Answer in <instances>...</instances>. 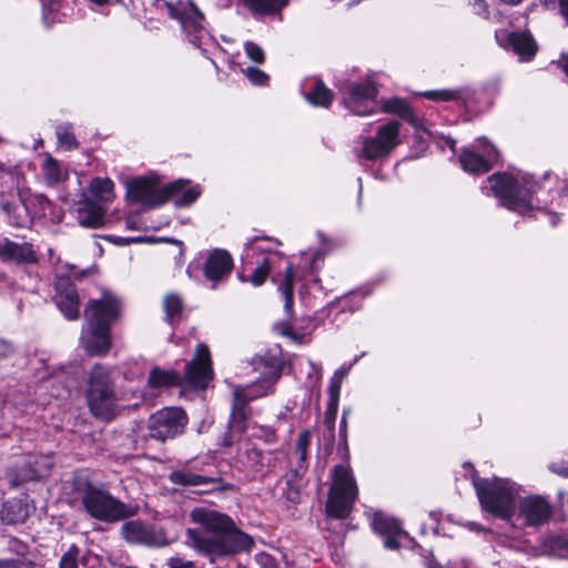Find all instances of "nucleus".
I'll list each match as a JSON object with an SVG mask.
<instances>
[{
  "label": "nucleus",
  "instance_id": "obj_62",
  "mask_svg": "<svg viewBox=\"0 0 568 568\" xmlns=\"http://www.w3.org/2000/svg\"><path fill=\"white\" fill-rule=\"evenodd\" d=\"M90 1L98 6H103L108 2V0H90Z\"/></svg>",
  "mask_w": 568,
  "mask_h": 568
},
{
  "label": "nucleus",
  "instance_id": "obj_14",
  "mask_svg": "<svg viewBox=\"0 0 568 568\" xmlns=\"http://www.w3.org/2000/svg\"><path fill=\"white\" fill-rule=\"evenodd\" d=\"M517 518L528 527H540L546 524L551 515V505L541 496H527L516 505Z\"/></svg>",
  "mask_w": 568,
  "mask_h": 568
},
{
  "label": "nucleus",
  "instance_id": "obj_2",
  "mask_svg": "<svg viewBox=\"0 0 568 568\" xmlns=\"http://www.w3.org/2000/svg\"><path fill=\"white\" fill-rule=\"evenodd\" d=\"M254 368L262 371V377L257 382L236 386L233 390L231 416L227 423L231 432L245 433L251 427L252 410L250 402L273 392L274 384L278 381L283 369V361L274 354L266 353L253 361Z\"/></svg>",
  "mask_w": 568,
  "mask_h": 568
},
{
  "label": "nucleus",
  "instance_id": "obj_44",
  "mask_svg": "<svg viewBox=\"0 0 568 568\" xmlns=\"http://www.w3.org/2000/svg\"><path fill=\"white\" fill-rule=\"evenodd\" d=\"M243 72L253 84L264 85L268 81V75L255 67H248Z\"/></svg>",
  "mask_w": 568,
  "mask_h": 568
},
{
  "label": "nucleus",
  "instance_id": "obj_26",
  "mask_svg": "<svg viewBox=\"0 0 568 568\" xmlns=\"http://www.w3.org/2000/svg\"><path fill=\"white\" fill-rule=\"evenodd\" d=\"M311 445V432L303 430L298 434L292 458L295 460L294 473L300 475L306 470L308 448Z\"/></svg>",
  "mask_w": 568,
  "mask_h": 568
},
{
  "label": "nucleus",
  "instance_id": "obj_63",
  "mask_svg": "<svg viewBox=\"0 0 568 568\" xmlns=\"http://www.w3.org/2000/svg\"><path fill=\"white\" fill-rule=\"evenodd\" d=\"M552 542H554L556 546H558V547H559V546H561V545H562L564 540H562L561 538H556V539H554V540H552Z\"/></svg>",
  "mask_w": 568,
  "mask_h": 568
},
{
  "label": "nucleus",
  "instance_id": "obj_30",
  "mask_svg": "<svg viewBox=\"0 0 568 568\" xmlns=\"http://www.w3.org/2000/svg\"><path fill=\"white\" fill-rule=\"evenodd\" d=\"M105 211L92 202L85 203L84 207L79 210V222L82 226L97 229L102 225Z\"/></svg>",
  "mask_w": 568,
  "mask_h": 568
},
{
  "label": "nucleus",
  "instance_id": "obj_60",
  "mask_svg": "<svg viewBox=\"0 0 568 568\" xmlns=\"http://www.w3.org/2000/svg\"><path fill=\"white\" fill-rule=\"evenodd\" d=\"M550 222H551L552 226H556L559 223V216L558 215H552Z\"/></svg>",
  "mask_w": 568,
  "mask_h": 568
},
{
  "label": "nucleus",
  "instance_id": "obj_25",
  "mask_svg": "<svg viewBox=\"0 0 568 568\" xmlns=\"http://www.w3.org/2000/svg\"><path fill=\"white\" fill-rule=\"evenodd\" d=\"M381 109L385 113L397 114L414 126H419L420 120L415 115L408 103L400 98H392L383 101Z\"/></svg>",
  "mask_w": 568,
  "mask_h": 568
},
{
  "label": "nucleus",
  "instance_id": "obj_6",
  "mask_svg": "<svg viewBox=\"0 0 568 568\" xmlns=\"http://www.w3.org/2000/svg\"><path fill=\"white\" fill-rule=\"evenodd\" d=\"M490 189L501 204L511 211L531 209L532 193L537 192V182L532 176H523V182L506 173H496L488 179Z\"/></svg>",
  "mask_w": 568,
  "mask_h": 568
},
{
  "label": "nucleus",
  "instance_id": "obj_47",
  "mask_svg": "<svg viewBox=\"0 0 568 568\" xmlns=\"http://www.w3.org/2000/svg\"><path fill=\"white\" fill-rule=\"evenodd\" d=\"M9 550L13 554H16L17 558H27L26 555L28 552V545L18 540L17 538H12L9 540Z\"/></svg>",
  "mask_w": 568,
  "mask_h": 568
},
{
  "label": "nucleus",
  "instance_id": "obj_13",
  "mask_svg": "<svg viewBox=\"0 0 568 568\" xmlns=\"http://www.w3.org/2000/svg\"><path fill=\"white\" fill-rule=\"evenodd\" d=\"M187 416L180 407H165L152 414L148 422L150 437L164 442L181 435Z\"/></svg>",
  "mask_w": 568,
  "mask_h": 568
},
{
  "label": "nucleus",
  "instance_id": "obj_15",
  "mask_svg": "<svg viewBox=\"0 0 568 568\" xmlns=\"http://www.w3.org/2000/svg\"><path fill=\"white\" fill-rule=\"evenodd\" d=\"M121 534L129 544L148 547H163L169 544L162 530H156L151 525L140 520L124 523L121 527Z\"/></svg>",
  "mask_w": 568,
  "mask_h": 568
},
{
  "label": "nucleus",
  "instance_id": "obj_46",
  "mask_svg": "<svg viewBox=\"0 0 568 568\" xmlns=\"http://www.w3.org/2000/svg\"><path fill=\"white\" fill-rule=\"evenodd\" d=\"M260 240H268V237L267 236H264V237L254 236V237H250L247 240V242L244 244L245 254L242 256L243 260H248L250 257H252V253H254L255 251H261V252L264 251V248L262 246L257 245V242Z\"/></svg>",
  "mask_w": 568,
  "mask_h": 568
},
{
  "label": "nucleus",
  "instance_id": "obj_57",
  "mask_svg": "<svg viewBox=\"0 0 568 568\" xmlns=\"http://www.w3.org/2000/svg\"><path fill=\"white\" fill-rule=\"evenodd\" d=\"M561 68L564 70V72L568 75V57H562V60H561Z\"/></svg>",
  "mask_w": 568,
  "mask_h": 568
},
{
  "label": "nucleus",
  "instance_id": "obj_31",
  "mask_svg": "<svg viewBox=\"0 0 568 568\" xmlns=\"http://www.w3.org/2000/svg\"><path fill=\"white\" fill-rule=\"evenodd\" d=\"M305 99L315 106L328 108L333 101V93L323 81L315 80L313 88L305 93Z\"/></svg>",
  "mask_w": 568,
  "mask_h": 568
},
{
  "label": "nucleus",
  "instance_id": "obj_52",
  "mask_svg": "<svg viewBox=\"0 0 568 568\" xmlns=\"http://www.w3.org/2000/svg\"><path fill=\"white\" fill-rule=\"evenodd\" d=\"M549 469L558 475H561L564 477H568V464L567 465H556L552 464L549 466Z\"/></svg>",
  "mask_w": 568,
  "mask_h": 568
},
{
  "label": "nucleus",
  "instance_id": "obj_19",
  "mask_svg": "<svg viewBox=\"0 0 568 568\" xmlns=\"http://www.w3.org/2000/svg\"><path fill=\"white\" fill-rule=\"evenodd\" d=\"M204 16L196 8L191 7L181 18L183 30L185 31L189 41L196 48L202 49V45L211 39L209 32L204 27Z\"/></svg>",
  "mask_w": 568,
  "mask_h": 568
},
{
  "label": "nucleus",
  "instance_id": "obj_11",
  "mask_svg": "<svg viewBox=\"0 0 568 568\" xmlns=\"http://www.w3.org/2000/svg\"><path fill=\"white\" fill-rule=\"evenodd\" d=\"M180 185V182H172L159 187L158 179L139 178L126 183V193L132 202L154 207L169 201L170 194Z\"/></svg>",
  "mask_w": 568,
  "mask_h": 568
},
{
  "label": "nucleus",
  "instance_id": "obj_43",
  "mask_svg": "<svg viewBox=\"0 0 568 568\" xmlns=\"http://www.w3.org/2000/svg\"><path fill=\"white\" fill-rule=\"evenodd\" d=\"M244 50H245V53L246 55L254 62L256 63H263L264 62V59H265V54H264V51L263 49L252 42V41H246L244 43Z\"/></svg>",
  "mask_w": 568,
  "mask_h": 568
},
{
  "label": "nucleus",
  "instance_id": "obj_27",
  "mask_svg": "<svg viewBox=\"0 0 568 568\" xmlns=\"http://www.w3.org/2000/svg\"><path fill=\"white\" fill-rule=\"evenodd\" d=\"M162 304L166 323L171 326L178 325L181 322L184 312L182 297L176 293H169L163 297Z\"/></svg>",
  "mask_w": 568,
  "mask_h": 568
},
{
  "label": "nucleus",
  "instance_id": "obj_54",
  "mask_svg": "<svg viewBox=\"0 0 568 568\" xmlns=\"http://www.w3.org/2000/svg\"><path fill=\"white\" fill-rule=\"evenodd\" d=\"M260 561L263 568H274L275 566L274 559L268 555H262L260 557Z\"/></svg>",
  "mask_w": 568,
  "mask_h": 568
},
{
  "label": "nucleus",
  "instance_id": "obj_58",
  "mask_svg": "<svg viewBox=\"0 0 568 568\" xmlns=\"http://www.w3.org/2000/svg\"><path fill=\"white\" fill-rule=\"evenodd\" d=\"M455 144H456L455 140H453L450 138L447 140V145L449 146L450 150H453V151L455 150Z\"/></svg>",
  "mask_w": 568,
  "mask_h": 568
},
{
  "label": "nucleus",
  "instance_id": "obj_55",
  "mask_svg": "<svg viewBox=\"0 0 568 568\" xmlns=\"http://www.w3.org/2000/svg\"><path fill=\"white\" fill-rule=\"evenodd\" d=\"M0 205H1V209L8 214H10L16 207V205L9 201H1Z\"/></svg>",
  "mask_w": 568,
  "mask_h": 568
},
{
  "label": "nucleus",
  "instance_id": "obj_35",
  "mask_svg": "<svg viewBox=\"0 0 568 568\" xmlns=\"http://www.w3.org/2000/svg\"><path fill=\"white\" fill-rule=\"evenodd\" d=\"M351 367H352V365L342 366L341 368L336 369L335 373L333 374V376L331 377L329 386H328V394H329L328 400L332 402L333 407L336 405V403H338L342 382L348 374Z\"/></svg>",
  "mask_w": 568,
  "mask_h": 568
},
{
  "label": "nucleus",
  "instance_id": "obj_22",
  "mask_svg": "<svg viewBox=\"0 0 568 568\" xmlns=\"http://www.w3.org/2000/svg\"><path fill=\"white\" fill-rule=\"evenodd\" d=\"M55 303L65 318L77 320L79 317L78 292L74 284L68 278L58 282Z\"/></svg>",
  "mask_w": 568,
  "mask_h": 568
},
{
  "label": "nucleus",
  "instance_id": "obj_8",
  "mask_svg": "<svg viewBox=\"0 0 568 568\" xmlns=\"http://www.w3.org/2000/svg\"><path fill=\"white\" fill-rule=\"evenodd\" d=\"M82 504L91 517L103 521H116L128 515L123 503L91 484L87 486Z\"/></svg>",
  "mask_w": 568,
  "mask_h": 568
},
{
  "label": "nucleus",
  "instance_id": "obj_59",
  "mask_svg": "<svg viewBox=\"0 0 568 568\" xmlns=\"http://www.w3.org/2000/svg\"><path fill=\"white\" fill-rule=\"evenodd\" d=\"M0 172H6V173L11 174V175L13 174V171L10 170V169H8V170L4 169V165L1 162H0Z\"/></svg>",
  "mask_w": 568,
  "mask_h": 568
},
{
  "label": "nucleus",
  "instance_id": "obj_38",
  "mask_svg": "<svg viewBox=\"0 0 568 568\" xmlns=\"http://www.w3.org/2000/svg\"><path fill=\"white\" fill-rule=\"evenodd\" d=\"M43 171L45 180L51 184L59 183L63 180V174L60 169V165L58 161L52 156H47L43 163Z\"/></svg>",
  "mask_w": 568,
  "mask_h": 568
},
{
  "label": "nucleus",
  "instance_id": "obj_56",
  "mask_svg": "<svg viewBox=\"0 0 568 568\" xmlns=\"http://www.w3.org/2000/svg\"><path fill=\"white\" fill-rule=\"evenodd\" d=\"M140 241H141L140 237H118L116 240H114L115 243H124V244L135 243V242H140Z\"/></svg>",
  "mask_w": 568,
  "mask_h": 568
},
{
  "label": "nucleus",
  "instance_id": "obj_12",
  "mask_svg": "<svg viewBox=\"0 0 568 568\" xmlns=\"http://www.w3.org/2000/svg\"><path fill=\"white\" fill-rule=\"evenodd\" d=\"M399 128L400 123L392 120L381 125L375 136L363 138L358 158L375 161L388 156L400 144Z\"/></svg>",
  "mask_w": 568,
  "mask_h": 568
},
{
  "label": "nucleus",
  "instance_id": "obj_53",
  "mask_svg": "<svg viewBox=\"0 0 568 568\" xmlns=\"http://www.w3.org/2000/svg\"><path fill=\"white\" fill-rule=\"evenodd\" d=\"M12 352V346L4 339L0 338V357H6Z\"/></svg>",
  "mask_w": 568,
  "mask_h": 568
},
{
  "label": "nucleus",
  "instance_id": "obj_37",
  "mask_svg": "<svg viewBox=\"0 0 568 568\" xmlns=\"http://www.w3.org/2000/svg\"><path fill=\"white\" fill-rule=\"evenodd\" d=\"M271 271L270 260L264 258L255 268L250 277H245L240 274L239 277L242 282H251L254 286H261L265 281Z\"/></svg>",
  "mask_w": 568,
  "mask_h": 568
},
{
  "label": "nucleus",
  "instance_id": "obj_4",
  "mask_svg": "<svg viewBox=\"0 0 568 568\" xmlns=\"http://www.w3.org/2000/svg\"><path fill=\"white\" fill-rule=\"evenodd\" d=\"M473 484L481 508L503 520L509 521L516 514V484L506 478H479L474 474Z\"/></svg>",
  "mask_w": 568,
  "mask_h": 568
},
{
  "label": "nucleus",
  "instance_id": "obj_61",
  "mask_svg": "<svg viewBox=\"0 0 568 568\" xmlns=\"http://www.w3.org/2000/svg\"><path fill=\"white\" fill-rule=\"evenodd\" d=\"M223 445H225V446H231L232 445V439L230 438V436H225Z\"/></svg>",
  "mask_w": 568,
  "mask_h": 568
},
{
  "label": "nucleus",
  "instance_id": "obj_7",
  "mask_svg": "<svg viewBox=\"0 0 568 568\" xmlns=\"http://www.w3.org/2000/svg\"><path fill=\"white\" fill-rule=\"evenodd\" d=\"M332 478L326 511L333 518L343 519L352 511L358 488L349 465H336Z\"/></svg>",
  "mask_w": 568,
  "mask_h": 568
},
{
  "label": "nucleus",
  "instance_id": "obj_32",
  "mask_svg": "<svg viewBox=\"0 0 568 568\" xmlns=\"http://www.w3.org/2000/svg\"><path fill=\"white\" fill-rule=\"evenodd\" d=\"M175 182L181 183L180 187L170 194V199L174 201L175 206H187L200 196L201 190L199 186L186 187L189 182L186 180H176Z\"/></svg>",
  "mask_w": 568,
  "mask_h": 568
},
{
  "label": "nucleus",
  "instance_id": "obj_3",
  "mask_svg": "<svg viewBox=\"0 0 568 568\" xmlns=\"http://www.w3.org/2000/svg\"><path fill=\"white\" fill-rule=\"evenodd\" d=\"M121 301L111 292L104 291L100 298H92L84 310L85 326L81 333V344L92 356L109 353L112 341L110 327L121 314Z\"/></svg>",
  "mask_w": 568,
  "mask_h": 568
},
{
  "label": "nucleus",
  "instance_id": "obj_39",
  "mask_svg": "<svg viewBox=\"0 0 568 568\" xmlns=\"http://www.w3.org/2000/svg\"><path fill=\"white\" fill-rule=\"evenodd\" d=\"M294 271L291 264L285 268V277L282 292L285 298V308L290 311L293 305Z\"/></svg>",
  "mask_w": 568,
  "mask_h": 568
},
{
  "label": "nucleus",
  "instance_id": "obj_51",
  "mask_svg": "<svg viewBox=\"0 0 568 568\" xmlns=\"http://www.w3.org/2000/svg\"><path fill=\"white\" fill-rule=\"evenodd\" d=\"M346 416H347V410H344L343 412V416H342V420H341V437L343 439V445H344V450H345V458H348V447H347V442H346V425H347V422H346Z\"/></svg>",
  "mask_w": 568,
  "mask_h": 568
},
{
  "label": "nucleus",
  "instance_id": "obj_42",
  "mask_svg": "<svg viewBox=\"0 0 568 568\" xmlns=\"http://www.w3.org/2000/svg\"><path fill=\"white\" fill-rule=\"evenodd\" d=\"M36 562L30 558H0V568H34Z\"/></svg>",
  "mask_w": 568,
  "mask_h": 568
},
{
  "label": "nucleus",
  "instance_id": "obj_9",
  "mask_svg": "<svg viewBox=\"0 0 568 568\" xmlns=\"http://www.w3.org/2000/svg\"><path fill=\"white\" fill-rule=\"evenodd\" d=\"M236 466L252 479H263L275 470L277 456L275 452H263L250 442H243L235 456Z\"/></svg>",
  "mask_w": 568,
  "mask_h": 568
},
{
  "label": "nucleus",
  "instance_id": "obj_1",
  "mask_svg": "<svg viewBox=\"0 0 568 568\" xmlns=\"http://www.w3.org/2000/svg\"><path fill=\"white\" fill-rule=\"evenodd\" d=\"M191 518L197 528L186 530V544L199 554L209 557L211 562L248 551L253 538L240 530L226 515L206 508H195Z\"/></svg>",
  "mask_w": 568,
  "mask_h": 568
},
{
  "label": "nucleus",
  "instance_id": "obj_49",
  "mask_svg": "<svg viewBox=\"0 0 568 568\" xmlns=\"http://www.w3.org/2000/svg\"><path fill=\"white\" fill-rule=\"evenodd\" d=\"M475 14L480 17H488V6L485 0H467Z\"/></svg>",
  "mask_w": 568,
  "mask_h": 568
},
{
  "label": "nucleus",
  "instance_id": "obj_28",
  "mask_svg": "<svg viewBox=\"0 0 568 568\" xmlns=\"http://www.w3.org/2000/svg\"><path fill=\"white\" fill-rule=\"evenodd\" d=\"M254 16H271L280 12L290 0H240Z\"/></svg>",
  "mask_w": 568,
  "mask_h": 568
},
{
  "label": "nucleus",
  "instance_id": "obj_23",
  "mask_svg": "<svg viewBox=\"0 0 568 568\" xmlns=\"http://www.w3.org/2000/svg\"><path fill=\"white\" fill-rule=\"evenodd\" d=\"M372 525L376 532L386 537L384 541L386 548L397 549L399 547L397 537L405 535V532L396 519L387 517L381 513H376Z\"/></svg>",
  "mask_w": 568,
  "mask_h": 568
},
{
  "label": "nucleus",
  "instance_id": "obj_36",
  "mask_svg": "<svg viewBox=\"0 0 568 568\" xmlns=\"http://www.w3.org/2000/svg\"><path fill=\"white\" fill-rule=\"evenodd\" d=\"M55 133L60 145H63L67 150L78 148V141L72 132V125L70 123L59 124L55 129Z\"/></svg>",
  "mask_w": 568,
  "mask_h": 568
},
{
  "label": "nucleus",
  "instance_id": "obj_33",
  "mask_svg": "<svg viewBox=\"0 0 568 568\" xmlns=\"http://www.w3.org/2000/svg\"><path fill=\"white\" fill-rule=\"evenodd\" d=\"M28 517L27 507L21 500L7 501L2 510V520L7 524L23 523Z\"/></svg>",
  "mask_w": 568,
  "mask_h": 568
},
{
  "label": "nucleus",
  "instance_id": "obj_64",
  "mask_svg": "<svg viewBox=\"0 0 568 568\" xmlns=\"http://www.w3.org/2000/svg\"><path fill=\"white\" fill-rule=\"evenodd\" d=\"M427 568H442L439 564L437 562H429Z\"/></svg>",
  "mask_w": 568,
  "mask_h": 568
},
{
  "label": "nucleus",
  "instance_id": "obj_16",
  "mask_svg": "<svg viewBox=\"0 0 568 568\" xmlns=\"http://www.w3.org/2000/svg\"><path fill=\"white\" fill-rule=\"evenodd\" d=\"M495 38L500 47L513 50L520 61L531 60L537 52V43L528 32L496 31Z\"/></svg>",
  "mask_w": 568,
  "mask_h": 568
},
{
  "label": "nucleus",
  "instance_id": "obj_45",
  "mask_svg": "<svg viewBox=\"0 0 568 568\" xmlns=\"http://www.w3.org/2000/svg\"><path fill=\"white\" fill-rule=\"evenodd\" d=\"M337 409H338V403H336V405L333 408L332 402L328 400L327 408L325 412V424L329 430L332 438L334 437V428H335V419H336Z\"/></svg>",
  "mask_w": 568,
  "mask_h": 568
},
{
  "label": "nucleus",
  "instance_id": "obj_20",
  "mask_svg": "<svg viewBox=\"0 0 568 568\" xmlns=\"http://www.w3.org/2000/svg\"><path fill=\"white\" fill-rule=\"evenodd\" d=\"M0 258L17 264H34L38 262L37 253L30 243H17L4 236H0Z\"/></svg>",
  "mask_w": 568,
  "mask_h": 568
},
{
  "label": "nucleus",
  "instance_id": "obj_29",
  "mask_svg": "<svg viewBox=\"0 0 568 568\" xmlns=\"http://www.w3.org/2000/svg\"><path fill=\"white\" fill-rule=\"evenodd\" d=\"M181 376L175 371L172 369H162L160 367H154L148 378V384L151 387H170L178 386L181 384Z\"/></svg>",
  "mask_w": 568,
  "mask_h": 568
},
{
  "label": "nucleus",
  "instance_id": "obj_24",
  "mask_svg": "<svg viewBox=\"0 0 568 568\" xmlns=\"http://www.w3.org/2000/svg\"><path fill=\"white\" fill-rule=\"evenodd\" d=\"M169 480L174 485L183 487L203 486L209 484L220 485L222 483L220 477H210L194 473L187 465L180 469L172 470L169 474Z\"/></svg>",
  "mask_w": 568,
  "mask_h": 568
},
{
  "label": "nucleus",
  "instance_id": "obj_21",
  "mask_svg": "<svg viewBox=\"0 0 568 568\" xmlns=\"http://www.w3.org/2000/svg\"><path fill=\"white\" fill-rule=\"evenodd\" d=\"M497 158V151L494 145L486 144L484 154H478L471 150L465 149L459 155L462 168L473 174L486 173L491 169L490 161Z\"/></svg>",
  "mask_w": 568,
  "mask_h": 568
},
{
  "label": "nucleus",
  "instance_id": "obj_40",
  "mask_svg": "<svg viewBox=\"0 0 568 568\" xmlns=\"http://www.w3.org/2000/svg\"><path fill=\"white\" fill-rule=\"evenodd\" d=\"M81 550L78 545L72 544L59 560V568H79Z\"/></svg>",
  "mask_w": 568,
  "mask_h": 568
},
{
  "label": "nucleus",
  "instance_id": "obj_48",
  "mask_svg": "<svg viewBox=\"0 0 568 568\" xmlns=\"http://www.w3.org/2000/svg\"><path fill=\"white\" fill-rule=\"evenodd\" d=\"M168 568H195V562L181 556H173L166 560Z\"/></svg>",
  "mask_w": 568,
  "mask_h": 568
},
{
  "label": "nucleus",
  "instance_id": "obj_41",
  "mask_svg": "<svg viewBox=\"0 0 568 568\" xmlns=\"http://www.w3.org/2000/svg\"><path fill=\"white\" fill-rule=\"evenodd\" d=\"M424 98L433 100V101H455L460 97L459 90H449V89H440V90H429L420 93Z\"/></svg>",
  "mask_w": 568,
  "mask_h": 568
},
{
  "label": "nucleus",
  "instance_id": "obj_18",
  "mask_svg": "<svg viewBox=\"0 0 568 568\" xmlns=\"http://www.w3.org/2000/svg\"><path fill=\"white\" fill-rule=\"evenodd\" d=\"M233 260L227 251L215 248L213 250L205 263H204V275L212 282V288H215L216 284L223 281L232 271Z\"/></svg>",
  "mask_w": 568,
  "mask_h": 568
},
{
  "label": "nucleus",
  "instance_id": "obj_5",
  "mask_svg": "<svg viewBox=\"0 0 568 568\" xmlns=\"http://www.w3.org/2000/svg\"><path fill=\"white\" fill-rule=\"evenodd\" d=\"M88 407L93 416L103 420H111L119 412L118 394L111 376L110 367L95 364L88 378L85 393Z\"/></svg>",
  "mask_w": 568,
  "mask_h": 568
},
{
  "label": "nucleus",
  "instance_id": "obj_17",
  "mask_svg": "<svg viewBox=\"0 0 568 568\" xmlns=\"http://www.w3.org/2000/svg\"><path fill=\"white\" fill-rule=\"evenodd\" d=\"M186 383L195 388H205L212 378V368L209 348L200 344L196 349V358L185 366Z\"/></svg>",
  "mask_w": 568,
  "mask_h": 568
},
{
  "label": "nucleus",
  "instance_id": "obj_50",
  "mask_svg": "<svg viewBox=\"0 0 568 568\" xmlns=\"http://www.w3.org/2000/svg\"><path fill=\"white\" fill-rule=\"evenodd\" d=\"M253 436L262 438L266 443H272L275 440V433L271 427L261 426L257 428V432L253 434Z\"/></svg>",
  "mask_w": 568,
  "mask_h": 568
},
{
  "label": "nucleus",
  "instance_id": "obj_10",
  "mask_svg": "<svg viewBox=\"0 0 568 568\" xmlns=\"http://www.w3.org/2000/svg\"><path fill=\"white\" fill-rule=\"evenodd\" d=\"M342 93L343 104L353 114L364 116L373 114L377 108L375 99L377 88L371 81L352 82L345 81L338 85Z\"/></svg>",
  "mask_w": 568,
  "mask_h": 568
},
{
  "label": "nucleus",
  "instance_id": "obj_34",
  "mask_svg": "<svg viewBox=\"0 0 568 568\" xmlns=\"http://www.w3.org/2000/svg\"><path fill=\"white\" fill-rule=\"evenodd\" d=\"M113 187L114 184L110 179L94 178L90 183L89 190L99 201L111 202L114 196Z\"/></svg>",
  "mask_w": 568,
  "mask_h": 568
}]
</instances>
